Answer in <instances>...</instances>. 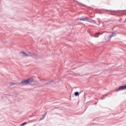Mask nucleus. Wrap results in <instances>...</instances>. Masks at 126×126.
Returning <instances> with one entry per match:
<instances>
[{"mask_svg":"<svg viewBox=\"0 0 126 126\" xmlns=\"http://www.w3.org/2000/svg\"><path fill=\"white\" fill-rule=\"evenodd\" d=\"M30 82H31V79L29 78L27 80L22 81L21 84H23V85H27V84L30 83Z\"/></svg>","mask_w":126,"mask_h":126,"instance_id":"obj_1","label":"nucleus"},{"mask_svg":"<svg viewBox=\"0 0 126 126\" xmlns=\"http://www.w3.org/2000/svg\"><path fill=\"white\" fill-rule=\"evenodd\" d=\"M79 20H80L81 21H87L88 22H90V23H92V21H91L90 19H89V18L88 17L80 19Z\"/></svg>","mask_w":126,"mask_h":126,"instance_id":"obj_2","label":"nucleus"},{"mask_svg":"<svg viewBox=\"0 0 126 126\" xmlns=\"http://www.w3.org/2000/svg\"><path fill=\"white\" fill-rule=\"evenodd\" d=\"M124 89H126V85L121 86L118 88V89L116 90V91H120V90H124Z\"/></svg>","mask_w":126,"mask_h":126,"instance_id":"obj_3","label":"nucleus"},{"mask_svg":"<svg viewBox=\"0 0 126 126\" xmlns=\"http://www.w3.org/2000/svg\"><path fill=\"white\" fill-rule=\"evenodd\" d=\"M116 35H117V33H116V32H112V34L110 36V37L109 36H107V37L109 39H111L112 37H114L116 36Z\"/></svg>","mask_w":126,"mask_h":126,"instance_id":"obj_4","label":"nucleus"},{"mask_svg":"<svg viewBox=\"0 0 126 126\" xmlns=\"http://www.w3.org/2000/svg\"><path fill=\"white\" fill-rule=\"evenodd\" d=\"M23 57H28V55L25 52H22Z\"/></svg>","mask_w":126,"mask_h":126,"instance_id":"obj_5","label":"nucleus"},{"mask_svg":"<svg viewBox=\"0 0 126 126\" xmlns=\"http://www.w3.org/2000/svg\"><path fill=\"white\" fill-rule=\"evenodd\" d=\"M75 96H79V93L78 92H76L74 93Z\"/></svg>","mask_w":126,"mask_h":126,"instance_id":"obj_6","label":"nucleus"},{"mask_svg":"<svg viewBox=\"0 0 126 126\" xmlns=\"http://www.w3.org/2000/svg\"><path fill=\"white\" fill-rule=\"evenodd\" d=\"M32 84H34V85L37 84V81H35L33 79H32Z\"/></svg>","mask_w":126,"mask_h":126,"instance_id":"obj_7","label":"nucleus"},{"mask_svg":"<svg viewBox=\"0 0 126 126\" xmlns=\"http://www.w3.org/2000/svg\"><path fill=\"white\" fill-rule=\"evenodd\" d=\"M45 117H46V114L42 116V118L40 119V121H42V120H44V119H45Z\"/></svg>","mask_w":126,"mask_h":126,"instance_id":"obj_8","label":"nucleus"},{"mask_svg":"<svg viewBox=\"0 0 126 126\" xmlns=\"http://www.w3.org/2000/svg\"><path fill=\"white\" fill-rule=\"evenodd\" d=\"M27 124V123L25 122V123H23L22 125H21V126H25V125H26Z\"/></svg>","mask_w":126,"mask_h":126,"instance_id":"obj_9","label":"nucleus"},{"mask_svg":"<svg viewBox=\"0 0 126 126\" xmlns=\"http://www.w3.org/2000/svg\"><path fill=\"white\" fill-rule=\"evenodd\" d=\"M14 84H15L14 83H10V85H13Z\"/></svg>","mask_w":126,"mask_h":126,"instance_id":"obj_10","label":"nucleus"},{"mask_svg":"<svg viewBox=\"0 0 126 126\" xmlns=\"http://www.w3.org/2000/svg\"><path fill=\"white\" fill-rule=\"evenodd\" d=\"M110 23H111V22H108V24H110Z\"/></svg>","mask_w":126,"mask_h":126,"instance_id":"obj_11","label":"nucleus"},{"mask_svg":"<svg viewBox=\"0 0 126 126\" xmlns=\"http://www.w3.org/2000/svg\"><path fill=\"white\" fill-rule=\"evenodd\" d=\"M102 100H103V99H104V96H103L102 98H101Z\"/></svg>","mask_w":126,"mask_h":126,"instance_id":"obj_12","label":"nucleus"},{"mask_svg":"<svg viewBox=\"0 0 126 126\" xmlns=\"http://www.w3.org/2000/svg\"><path fill=\"white\" fill-rule=\"evenodd\" d=\"M98 34V33H96V35Z\"/></svg>","mask_w":126,"mask_h":126,"instance_id":"obj_13","label":"nucleus"},{"mask_svg":"<svg viewBox=\"0 0 126 126\" xmlns=\"http://www.w3.org/2000/svg\"><path fill=\"white\" fill-rule=\"evenodd\" d=\"M95 37H97V36H95Z\"/></svg>","mask_w":126,"mask_h":126,"instance_id":"obj_14","label":"nucleus"}]
</instances>
